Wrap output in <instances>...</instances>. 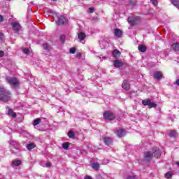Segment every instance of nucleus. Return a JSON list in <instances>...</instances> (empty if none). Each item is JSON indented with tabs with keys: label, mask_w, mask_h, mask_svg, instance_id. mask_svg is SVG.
<instances>
[{
	"label": "nucleus",
	"mask_w": 179,
	"mask_h": 179,
	"mask_svg": "<svg viewBox=\"0 0 179 179\" xmlns=\"http://www.w3.org/2000/svg\"><path fill=\"white\" fill-rule=\"evenodd\" d=\"M160 150L159 148H155L152 151H148L144 152V160L145 162H150L153 157H156V159H159L160 157Z\"/></svg>",
	"instance_id": "1"
},
{
	"label": "nucleus",
	"mask_w": 179,
	"mask_h": 179,
	"mask_svg": "<svg viewBox=\"0 0 179 179\" xmlns=\"http://www.w3.org/2000/svg\"><path fill=\"white\" fill-rule=\"evenodd\" d=\"M12 99V93L3 87H0V101L6 103Z\"/></svg>",
	"instance_id": "2"
},
{
	"label": "nucleus",
	"mask_w": 179,
	"mask_h": 179,
	"mask_svg": "<svg viewBox=\"0 0 179 179\" xmlns=\"http://www.w3.org/2000/svg\"><path fill=\"white\" fill-rule=\"evenodd\" d=\"M6 82L10 85L12 89H16V87H19L20 83H19V80L15 77H7L6 79Z\"/></svg>",
	"instance_id": "3"
},
{
	"label": "nucleus",
	"mask_w": 179,
	"mask_h": 179,
	"mask_svg": "<svg viewBox=\"0 0 179 179\" xmlns=\"http://www.w3.org/2000/svg\"><path fill=\"white\" fill-rule=\"evenodd\" d=\"M103 118L108 120V121H114L115 120V114L110 110H107L103 113Z\"/></svg>",
	"instance_id": "4"
},
{
	"label": "nucleus",
	"mask_w": 179,
	"mask_h": 179,
	"mask_svg": "<svg viewBox=\"0 0 179 179\" xmlns=\"http://www.w3.org/2000/svg\"><path fill=\"white\" fill-rule=\"evenodd\" d=\"M11 26L15 33H19V31H20V29H22V26H20V24L17 22H11Z\"/></svg>",
	"instance_id": "5"
},
{
	"label": "nucleus",
	"mask_w": 179,
	"mask_h": 179,
	"mask_svg": "<svg viewBox=\"0 0 179 179\" xmlns=\"http://www.w3.org/2000/svg\"><path fill=\"white\" fill-rule=\"evenodd\" d=\"M68 20L63 15L60 16L58 18V20L56 21L57 24L59 26H61V24H65V23H67Z\"/></svg>",
	"instance_id": "6"
},
{
	"label": "nucleus",
	"mask_w": 179,
	"mask_h": 179,
	"mask_svg": "<svg viewBox=\"0 0 179 179\" xmlns=\"http://www.w3.org/2000/svg\"><path fill=\"white\" fill-rule=\"evenodd\" d=\"M115 134H117V136L121 138L122 136H125L127 132L122 128H120L116 129Z\"/></svg>",
	"instance_id": "7"
},
{
	"label": "nucleus",
	"mask_w": 179,
	"mask_h": 179,
	"mask_svg": "<svg viewBox=\"0 0 179 179\" xmlns=\"http://www.w3.org/2000/svg\"><path fill=\"white\" fill-rule=\"evenodd\" d=\"M136 19H138V17L135 18L134 17H129L127 21L131 24V26H134V24H136L138 22H136Z\"/></svg>",
	"instance_id": "8"
},
{
	"label": "nucleus",
	"mask_w": 179,
	"mask_h": 179,
	"mask_svg": "<svg viewBox=\"0 0 179 179\" xmlns=\"http://www.w3.org/2000/svg\"><path fill=\"white\" fill-rule=\"evenodd\" d=\"M122 87L124 90L127 91L130 89L131 85H129V83H128V81H127V80H124L122 84Z\"/></svg>",
	"instance_id": "9"
},
{
	"label": "nucleus",
	"mask_w": 179,
	"mask_h": 179,
	"mask_svg": "<svg viewBox=\"0 0 179 179\" xmlns=\"http://www.w3.org/2000/svg\"><path fill=\"white\" fill-rule=\"evenodd\" d=\"M154 78L155 79H157V80H160L163 78V73H162V71H155L154 73Z\"/></svg>",
	"instance_id": "10"
},
{
	"label": "nucleus",
	"mask_w": 179,
	"mask_h": 179,
	"mask_svg": "<svg viewBox=\"0 0 179 179\" xmlns=\"http://www.w3.org/2000/svg\"><path fill=\"white\" fill-rule=\"evenodd\" d=\"M103 142H104L105 145H107L108 146H109V145L113 144V138H111L110 137H104Z\"/></svg>",
	"instance_id": "11"
},
{
	"label": "nucleus",
	"mask_w": 179,
	"mask_h": 179,
	"mask_svg": "<svg viewBox=\"0 0 179 179\" xmlns=\"http://www.w3.org/2000/svg\"><path fill=\"white\" fill-rule=\"evenodd\" d=\"M113 65L115 68H121L124 65V63L121 60H115Z\"/></svg>",
	"instance_id": "12"
},
{
	"label": "nucleus",
	"mask_w": 179,
	"mask_h": 179,
	"mask_svg": "<svg viewBox=\"0 0 179 179\" xmlns=\"http://www.w3.org/2000/svg\"><path fill=\"white\" fill-rule=\"evenodd\" d=\"M114 34L116 37L120 38L122 36V31L120 29H115Z\"/></svg>",
	"instance_id": "13"
},
{
	"label": "nucleus",
	"mask_w": 179,
	"mask_h": 179,
	"mask_svg": "<svg viewBox=\"0 0 179 179\" xmlns=\"http://www.w3.org/2000/svg\"><path fill=\"white\" fill-rule=\"evenodd\" d=\"M20 164H22V161H20L19 159H15L13 161L12 166H13V167H17V166H20Z\"/></svg>",
	"instance_id": "14"
},
{
	"label": "nucleus",
	"mask_w": 179,
	"mask_h": 179,
	"mask_svg": "<svg viewBox=\"0 0 179 179\" xmlns=\"http://www.w3.org/2000/svg\"><path fill=\"white\" fill-rule=\"evenodd\" d=\"M171 50H173V51H179V43H173L171 46Z\"/></svg>",
	"instance_id": "15"
},
{
	"label": "nucleus",
	"mask_w": 179,
	"mask_h": 179,
	"mask_svg": "<svg viewBox=\"0 0 179 179\" xmlns=\"http://www.w3.org/2000/svg\"><path fill=\"white\" fill-rule=\"evenodd\" d=\"M113 55L115 58H119V57H121V52L118 50H115L113 52Z\"/></svg>",
	"instance_id": "16"
},
{
	"label": "nucleus",
	"mask_w": 179,
	"mask_h": 179,
	"mask_svg": "<svg viewBox=\"0 0 179 179\" xmlns=\"http://www.w3.org/2000/svg\"><path fill=\"white\" fill-rule=\"evenodd\" d=\"M78 38H79V40H80V41H83V40H85V38H86V34L83 32L79 33Z\"/></svg>",
	"instance_id": "17"
},
{
	"label": "nucleus",
	"mask_w": 179,
	"mask_h": 179,
	"mask_svg": "<svg viewBox=\"0 0 179 179\" xmlns=\"http://www.w3.org/2000/svg\"><path fill=\"white\" fill-rule=\"evenodd\" d=\"M8 115L13 117V118H16V113L13 112L10 108L8 109Z\"/></svg>",
	"instance_id": "18"
},
{
	"label": "nucleus",
	"mask_w": 179,
	"mask_h": 179,
	"mask_svg": "<svg viewBox=\"0 0 179 179\" xmlns=\"http://www.w3.org/2000/svg\"><path fill=\"white\" fill-rule=\"evenodd\" d=\"M138 51H140L141 52H145L146 51V46L143 45H139Z\"/></svg>",
	"instance_id": "19"
},
{
	"label": "nucleus",
	"mask_w": 179,
	"mask_h": 179,
	"mask_svg": "<svg viewBox=\"0 0 179 179\" xmlns=\"http://www.w3.org/2000/svg\"><path fill=\"white\" fill-rule=\"evenodd\" d=\"M28 150H31L32 149H34L36 148V144L31 143L26 145Z\"/></svg>",
	"instance_id": "20"
},
{
	"label": "nucleus",
	"mask_w": 179,
	"mask_h": 179,
	"mask_svg": "<svg viewBox=\"0 0 179 179\" xmlns=\"http://www.w3.org/2000/svg\"><path fill=\"white\" fill-rule=\"evenodd\" d=\"M150 103H151V101L149 99L142 101V104L143 106H148V107H149Z\"/></svg>",
	"instance_id": "21"
},
{
	"label": "nucleus",
	"mask_w": 179,
	"mask_h": 179,
	"mask_svg": "<svg viewBox=\"0 0 179 179\" xmlns=\"http://www.w3.org/2000/svg\"><path fill=\"white\" fill-rule=\"evenodd\" d=\"M172 5L179 8V0H171Z\"/></svg>",
	"instance_id": "22"
},
{
	"label": "nucleus",
	"mask_w": 179,
	"mask_h": 179,
	"mask_svg": "<svg viewBox=\"0 0 179 179\" xmlns=\"http://www.w3.org/2000/svg\"><path fill=\"white\" fill-rule=\"evenodd\" d=\"M92 169H94V170H99V169H100V164H97V163H94L92 164Z\"/></svg>",
	"instance_id": "23"
},
{
	"label": "nucleus",
	"mask_w": 179,
	"mask_h": 179,
	"mask_svg": "<svg viewBox=\"0 0 179 179\" xmlns=\"http://www.w3.org/2000/svg\"><path fill=\"white\" fill-rule=\"evenodd\" d=\"M48 13H53L54 15V20H55V19H58V14L57 13H54V11H52V10H48Z\"/></svg>",
	"instance_id": "24"
},
{
	"label": "nucleus",
	"mask_w": 179,
	"mask_h": 179,
	"mask_svg": "<svg viewBox=\"0 0 179 179\" xmlns=\"http://www.w3.org/2000/svg\"><path fill=\"white\" fill-rule=\"evenodd\" d=\"M177 135V132H176V131L173 130V131H171L170 133H169V136L171 138H174L176 137Z\"/></svg>",
	"instance_id": "25"
},
{
	"label": "nucleus",
	"mask_w": 179,
	"mask_h": 179,
	"mask_svg": "<svg viewBox=\"0 0 179 179\" xmlns=\"http://www.w3.org/2000/svg\"><path fill=\"white\" fill-rule=\"evenodd\" d=\"M165 178H171L173 177V173L169 171L164 175Z\"/></svg>",
	"instance_id": "26"
},
{
	"label": "nucleus",
	"mask_w": 179,
	"mask_h": 179,
	"mask_svg": "<svg viewBox=\"0 0 179 179\" xmlns=\"http://www.w3.org/2000/svg\"><path fill=\"white\" fill-rule=\"evenodd\" d=\"M156 107H157V104L152 102H150V105L148 106V108H156Z\"/></svg>",
	"instance_id": "27"
},
{
	"label": "nucleus",
	"mask_w": 179,
	"mask_h": 179,
	"mask_svg": "<svg viewBox=\"0 0 179 179\" xmlns=\"http://www.w3.org/2000/svg\"><path fill=\"white\" fill-rule=\"evenodd\" d=\"M68 136H69V138H75V133L72 131H70L68 133Z\"/></svg>",
	"instance_id": "28"
},
{
	"label": "nucleus",
	"mask_w": 179,
	"mask_h": 179,
	"mask_svg": "<svg viewBox=\"0 0 179 179\" xmlns=\"http://www.w3.org/2000/svg\"><path fill=\"white\" fill-rule=\"evenodd\" d=\"M41 166H43V167H51L52 164L50 162H47V163H41Z\"/></svg>",
	"instance_id": "29"
},
{
	"label": "nucleus",
	"mask_w": 179,
	"mask_h": 179,
	"mask_svg": "<svg viewBox=\"0 0 179 179\" xmlns=\"http://www.w3.org/2000/svg\"><path fill=\"white\" fill-rule=\"evenodd\" d=\"M41 120L40 119H38V118L36 119V120L34 121L33 125H34V127H36V125H38V124H40V122H41Z\"/></svg>",
	"instance_id": "30"
},
{
	"label": "nucleus",
	"mask_w": 179,
	"mask_h": 179,
	"mask_svg": "<svg viewBox=\"0 0 179 179\" xmlns=\"http://www.w3.org/2000/svg\"><path fill=\"white\" fill-rule=\"evenodd\" d=\"M10 145H12L13 146H15V149H17V147L19 146V143L16 141H12L10 143Z\"/></svg>",
	"instance_id": "31"
},
{
	"label": "nucleus",
	"mask_w": 179,
	"mask_h": 179,
	"mask_svg": "<svg viewBox=\"0 0 179 179\" xmlns=\"http://www.w3.org/2000/svg\"><path fill=\"white\" fill-rule=\"evenodd\" d=\"M63 149H65V150H68V148H69V144L68 143H64L62 145Z\"/></svg>",
	"instance_id": "32"
},
{
	"label": "nucleus",
	"mask_w": 179,
	"mask_h": 179,
	"mask_svg": "<svg viewBox=\"0 0 179 179\" xmlns=\"http://www.w3.org/2000/svg\"><path fill=\"white\" fill-rule=\"evenodd\" d=\"M60 41H62V43H65V35L64 34H62L60 36Z\"/></svg>",
	"instance_id": "33"
},
{
	"label": "nucleus",
	"mask_w": 179,
	"mask_h": 179,
	"mask_svg": "<svg viewBox=\"0 0 179 179\" xmlns=\"http://www.w3.org/2000/svg\"><path fill=\"white\" fill-rule=\"evenodd\" d=\"M127 179H138V177H136V176L135 175H131V176H127Z\"/></svg>",
	"instance_id": "34"
},
{
	"label": "nucleus",
	"mask_w": 179,
	"mask_h": 179,
	"mask_svg": "<svg viewBox=\"0 0 179 179\" xmlns=\"http://www.w3.org/2000/svg\"><path fill=\"white\" fill-rule=\"evenodd\" d=\"M43 50H48V48H50V46L48 45V43H43Z\"/></svg>",
	"instance_id": "35"
},
{
	"label": "nucleus",
	"mask_w": 179,
	"mask_h": 179,
	"mask_svg": "<svg viewBox=\"0 0 179 179\" xmlns=\"http://www.w3.org/2000/svg\"><path fill=\"white\" fill-rule=\"evenodd\" d=\"M151 3H152V5H154V6H156L157 5V0H150Z\"/></svg>",
	"instance_id": "36"
},
{
	"label": "nucleus",
	"mask_w": 179,
	"mask_h": 179,
	"mask_svg": "<svg viewBox=\"0 0 179 179\" xmlns=\"http://www.w3.org/2000/svg\"><path fill=\"white\" fill-rule=\"evenodd\" d=\"M24 54H27L29 55V53L30 52V50L28 48H24L23 50Z\"/></svg>",
	"instance_id": "37"
},
{
	"label": "nucleus",
	"mask_w": 179,
	"mask_h": 179,
	"mask_svg": "<svg viewBox=\"0 0 179 179\" xmlns=\"http://www.w3.org/2000/svg\"><path fill=\"white\" fill-rule=\"evenodd\" d=\"M70 52L71 54H75V52H76V50L75 49V48H71L70 49Z\"/></svg>",
	"instance_id": "38"
},
{
	"label": "nucleus",
	"mask_w": 179,
	"mask_h": 179,
	"mask_svg": "<svg viewBox=\"0 0 179 179\" xmlns=\"http://www.w3.org/2000/svg\"><path fill=\"white\" fill-rule=\"evenodd\" d=\"M129 3H130V5H131V6H135L136 5V3L135 1H134V0H129Z\"/></svg>",
	"instance_id": "39"
},
{
	"label": "nucleus",
	"mask_w": 179,
	"mask_h": 179,
	"mask_svg": "<svg viewBox=\"0 0 179 179\" xmlns=\"http://www.w3.org/2000/svg\"><path fill=\"white\" fill-rule=\"evenodd\" d=\"M3 55H5V52H3V51L0 50V58H2V57H3Z\"/></svg>",
	"instance_id": "40"
},
{
	"label": "nucleus",
	"mask_w": 179,
	"mask_h": 179,
	"mask_svg": "<svg viewBox=\"0 0 179 179\" xmlns=\"http://www.w3.org/2000/svg\"><path fill=\"white\" fill-rule=\"evenodd\" d=\"M89 12H90V13H93V12H94V8H89Z\"/></svg>",
	"instance_id": "41"
},
{
	"label": "nucleus",
	"mask_w": 179,
	"mask_h": 179,
	"mask_svg": "<svg viewBox=\"0 0 179 179\" xmlns=\"http://www.w3.org/2000/svg\"><path fill=\"white\" fill-rule=\"evenodd\" d=\"M3 21V16L0 15V23H2Z\"/></svg>",
	"instance_id": "42"
},
{
	"label": "nucleus",
	"mask_w": 179,
	"mask_h": 179,
	"mask_svg": "<svg viewBox=\"0 0 179 179\" xmlns=\"http://www.w3.org/2000/svg\"><path fill=\"white\" fill-rule=\"evenodd\" d=\"M0 38L1 40L3 39V34L2 32H0Z\"/></svg>",
	"instance_id": "43"
},
{
	"label": "nucleus",
	"mask_w": 179,
	"mask_h": 179,
	"mask_svg": "<svg viewBox=\"0 0 179 179\" xmlns=\"http://www.w3.org/2000/svg\"><path fill=\"white\" fill-rule=\"evenodd\" d=\"M85 179H92V177L87 176L85 177Z\"/></svg>",
	"instance_id": "44"
},
{
	"label": "nucleus",
	"mask_w": 179,
	"mask_h": 179,
	"mask_svg": "<svg viewBox=\"0 0 179 179\" xmlns=\"http://www.w3.org/2000/svg\"><path fill=\"white\" fill-rule=\"evenodd\" d=\"M3 178V176H2V175H0V179Z\"/></svg>",
	"instance_id": "45"
},
{
	"label": "nucleus",
	"mask_w": 179,
	"mask_h": 179,
	"mask_svg": "<svg viewBox=\"0 0 179 179\" xmlns=\"http://www.w3.org/2000/svg\"><path fill=\"white\" fill-rule=\"evenodd\" d=\"M178 166H179V162H178Z\"/></svg>",
	"instance_id": "46"
},
{
	"label": "nucleus",
	"mask_w": 179,
	"mask_h": 179,
	"mask_svg": "<svg viewBox=\"0 0 179 179\" xmlns=\"http://www.w3.org/2000/svg\"><path fill=\"white\" fill-rule=\"evenodd\" d=\"M52 1H57V0H52Z\"/></svg>",
	"instance_id": "47"
}]
</instances>
